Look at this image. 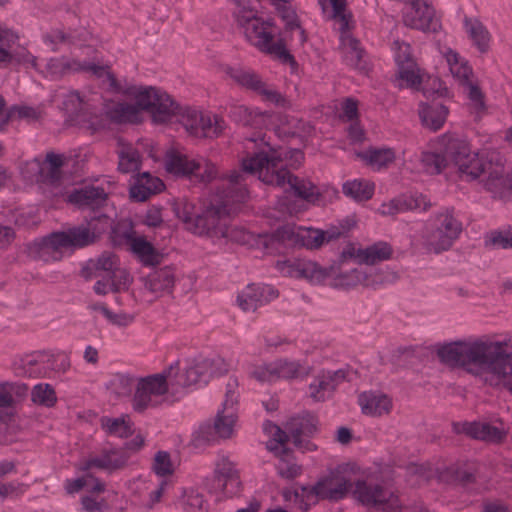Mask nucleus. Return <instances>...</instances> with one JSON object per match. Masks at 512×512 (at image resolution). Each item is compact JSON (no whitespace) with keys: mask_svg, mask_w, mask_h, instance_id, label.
Segmentation results:
<instances>
[{"mask_svg":"<svg viewBox=\"0 0 512 512\" xmlns=\"http://www.w3.org/2000/svg\"><path fill=\"white\" fill-rule=\"evenodd\" d=\"M436 355L441 363L462 368L470 374L489 372L512 394V354L502 342L464 339L438 346Z\"/></svg>","mask_w":512,"mask_h":512,"instance_id":"1","label":"nucleus"},{"mask_svg":"<svg viewBox=\"0 0 512 512\" xmlns=\"http://www.w3.org/2000/svg\"><path fill=\"white\" fill-rule=\"evenodd\" d=\"M243 181V175L234 171L228 180L217 188V205L211 204L197 210L193 203L182 200L173 205V212L185 224L186 229L196 235L217 239L228 238L226 216L232 211V204L243 203L248 198V190Z\"/></svg>","mask_w":512,"mask_h":512,"instance_id":"2","label":"nucleus"},{"mask_svg":"<svg viewBox=\"0 0 512 512\" xmlns=\"http://www.w3.org/2000/svg\"><path fill=\"white\" fill-rule=\"evenodd\" d=\"M270 150V154L260 151L243 159V171L250 174L258 173L259 179L266 184L282 187L287 183L296 197L314 205H324L323 193L315 184L293 175L283 167L282 162L287 155L283 156L281 152Z\"/></svg>","mask_w":512,"mask_h":512,"instance_id":"3","label":"nucleus"},{"mask_svg":"<svg viewBox=\"0 0 512 512\" xmlns=\"http://www.w3.org/2000/svg\"><path fill=\"white\" fill-rule=\"evenodd\" d=\"M124 91L127 95H134L135 103L119 102L105 110L107 117L117 124L137 122L140 111L149 112L155 123H165L179 109L170 95L156 87H131Z\"/></svg>","mask_w":512,"mask_h":512,"instance_id":"4","label":"nucleus"},{"mask_svg":"<svg viewBox=\"0 0 512 512\" xmlns=\"http://www.w3.org/2000/svg\"><path fill=\"white\" fill-rule=\"evenodd\" d=\"M348 261L331 264L328 267H321L316 262L299 261L296 263V270L300 277L308 279L315 284L323 283L327 278L334 277L332 286L335 288H349L362 284L366 287L377 288V283L383 280H371L367 270L361 268H351L349 271L343 272L341 266Z\"/></svg>","mask_w":512,"mask_h":512,"instance_id":"5","label":"nucleus"},{"mask_svg":"<svg viewBox=\"0 0 512 512\" xmlns=\"http://www.w3.org/2000/svg\"><path fill=\"white\" fill-rule=\"evenodd\" d=\"M177 364L170 365L162 372L141 377L137 380L136 389L132 398V408L137 413H144L148 409H154L162 405L169 386H174L173 377Z\"/></svg>","mask_w":512,"mask_h":512,"instance_id":"6","label":"nucleus"},{"mask_svg":"<svg viewBox=\"0 0 512 512\" xmlns=\"http://www.w3.org/2000/svg\"><path fill=\"white\" fill-rule=\"evenodd\" d=\"M352 495L368 512H402L398 494L379 483L358 480Z\"/></svg>","mask_w":512,"mask_h":512,"instance_id":"7","label":"nucleus"},{"mask_svg":"<svg viewBox=\"0 0 512 512\" xmlns=\"http://www.w3.org/2000/svg\"><path fill=\"white\" fill-rule=\"evenodd\" d=\"M444 154L447 163L450 161L458 167L461 178L475 180L481 176L485 157L473 153L466 139L448 136L444 143Z\"/></svg>","mask_w":512,"mask_h":512,"instance_id":"8","label":"nucleus"},{"mask_svg":"<svg viewBox=\"0 0 512 512\" xmlns=\"http://www.w3.org/2000/svg\"><path fill=\"white\" fill-rule=\"evenodd\" d=\"M454 209H446L437 216L436 228L425 235L424 246L428 252L438 254L448 250L462 231V224L453 215Z\"/></svg>","mask_w":512,"mask_h":512,"instance_id":"9","label":"nucleus"},{"mask_svg":"<svg viewBox=\"0 0 512 512\" xmlns=\"http://www.w3.org/2000/svg\"><path fill=\"white\" fill-rule=\"evenodd\" d=\"M481 175H487L484 180V187L494 197L500 199L512 197V173L505 172L504 158L499 152L490 151L486 153Z\"/></svg>","mask_w":512,"mask_h":512,"instance_id":"10","label":"nucleus"},{"mask_svg":"<svg viewBox=\"0 0 512 512\" xmlns=\"http://www.w3.org/2000/svg\"><path fill=\"white\" fill-rule=\"evenodd\" d=\"M235 408L222 406L217 411L213 422L201 424L198 430L193 434L195 446L214 443L219 439H228L233 433L236 422Z\"/></svg>","mask_w":512,"mask_h":512,"instance_id":"11","label":"nucleus"},{"mask_svg":"<svg viewBox=\"0 0 512 512\" xmlns=\"http://www.w3.org/2000/svg\"><path fill=\"white\" fill-rule=\"evenodd\" d=\"M176 104L179 109L171 117L181 115L180 122L190 135L197 138H213L222 132L224 121L217 116L212 121L210 116L203 115L195 109H183L178 103Z\"/></svg>","mask_w":512,"mask_h":512,"instance_id":"12","label":"nucleus"},{"mask_svg":"<svg viewBox=\"0 0 512 512\" xmlns=\"http://www.w3.org/2000/svg\"><path fill=\"white\" fill-rule=\"evenodd\" d=\"M234 16L238 24L244 28L247 40L257 48L263 49V46H267L273 40L272 33L266 27L268 23L261 21L250 6L239 8L234 12Z\"/></svg>","mask_w":512,"mask_h":512,"instance_id":"13","label":"nucleus"},{"mask_svg":"<svg viewBox=\"0 0 512 512\" xmlns=\"http://www.w3.org/2000/svg\"><path fill=\"white\" fill-rule=\"evenodd\" d=\"M317 426V417L309 412L294 416L286 423V429L295 447L308 451L316 449V445L307 438L313 437L317 432Z\"/></svg>","mask_w":512,"mask_h":512,"instance_id":"14","label":"nucleus"},{"mask_svg":"<svg viewBox=\"0 0 512 512\" xmlns=\"http://www.w3.org/2000/svg\"><path fill=\"white\" fill-rule=\"evenodd\" d=\"M62 232H53L48 236L35 239L27 245L28 254L35 260L44 262H56L63 258L64 243Z\"/></svg>","mask_w":512,"mask_h":512,"instance_id":"15","label":"nucleus"},{"mask_svg":"<svg viewBox=\"0 0 512 512\" xmlns=\"http://www.w3.org/2000/svg\"><path fill=\"white\" fill-rule=\"evenodd\" d=\"M392 247L386 242H377L365 249L356 250L352 244H348L340 253V261L353 260L359 265H374L379 261L390 259Z\"/></svg>","mask_w":512,"mask_h":512,"instance_id":"16","label":"nucleus"},{"mask_svg":"<svg viewBox=\"0 0 512 512\" xmlns=\"http://www.w3.org/2000/svg\"><path fill=\"white\" fill-rule=\"evenodd\" d=\"M62 109L70 121L77 124L87 123L93 131L102 127L101 121L97 116H93L89 111V105L84 102L77 91H71L64 96Z\"/></svg>","mask_w":512,"mask_h":512,"instance_id":"17","label":"nucleus"},{"mask_svg":"<svg viewBox=\"0 0 512 512\" xmlns=\"http://www.w3.org/2000/svg\"><path fill=\"white\" fill-rule=\"evenodd\" d=\"M406 26L424 32H437L441 28L439 20L435 17V11L427 1L412 0L411 12L404 16Z\"/></svg>","mask_w":512,"mask_h":512,"instance_id":"18","label":"nucleus"},{"mask_svg":"<svg viewBox=\"0 0 512 512\" xmlns=\"http://www.w3.org/2000/svg\"><path fill=\"white\" fill-rule=\"evenodd\" d=\"M108 194L104 188L87 185L74 189L67 197V201L81 210H90V213L99 211L107 205Z\"/></svg>","mask_w":512,"mask_h":512,"instance_id":"19","label":"nucleus"},{"mask_svg":"<svg viewBox=\"0 0 512 512\" xmlns=\"http://www.w3.org/2000/svg\"><path fill=\"white\" fill-rule=\"evenodd\" d=\"M278 297V291L271 285L250 284L238 296L237 302L243 311H256L271 300Z\"/></svg>","mask_w":512,"mask_h":512,"instance_id":"20","label":"nucleus"},{"mask_svg":"<svg viewBox=\"0 0 512 512\" xmlns=\"http://www.w3.org/2000/svg\"><path fill=\"white\" fill-rule=\"evenodd\" d=\"M179 366L178 362L173 365ZM213 367V362L210 359H202L194 362L192 365L186 368L185 372L181 375L178 374L179 367L174 371L177 372V376L173 377L174 385H180L183 387H189L192 385H206L209 382L210 374L209 370Z\"/></svg>","mask_w":512,"mask_h":512,"instance_id":"21","label":"nucleus"},{"mask_svg":"<svg viewBox=\"0 0 512 512\" xmlns=\"http://www.w3.org/2000/svg\"><path fill=\"white\" fill-rule=\"evenodd\" d=\"M431 206L426 197L422 194L402 195L394 198L388 203H383L379 208V213L384 216H394L401 212L421 209L426 211Z\"/></svg>","mask_w":512,"mask_h":512,"instance_id":"22","label":"nucleus"},{"mask_svg":"<svg viewBox=\"0 0 512 512\" xmlns=\"http://www.w3.org/2000/svg\"><path fill=\"white\" fill-rule=\"evenodd\" d=\"M340 236L341 231L336 226H331L327 230L300 226L299 247H305L309 250H317L325 243L337 240Z\"/></svg>","mask_w":512,"mask_h":512,"instance_id":"23","label":"nucleus"},{"mask_svg":"<svg viewBox=\"0 0 512 512\" xmlns=\"http://www.w3.org/2000/svg\"><path fill=\"white\" fill-rule=\"evenodd\" d=\"M129 459V454L121 449H104L98 457L87 460L82 467L86 471L92 467L113 472L122 469Z\"/></svg>","mask_w":512,"mask_h":512,"instance_id":"24","label":"nucleus"},{"mask_svg":"<svg viewBox=\"0 0 512 512\" xmlns=\"http://www.w3.org/2000/svg\"><path fill=\"white\" fill-rule=\"evenodd\" d=\"M164 183L158 177L152 176L148 172L138 174L135 183L130 187V199L135 202H144L152 194L162 191Z\"/></svg>","mask_w":512,"mask_h":512,"instance_id":"25","label":"nucleus"},{"mask_svg":"<svg viewBox=\"0 0 512 512\" xmlns=\"http://www.w3.org/2000/svg\"><path fill=\"white\" fill-rule=\"evenodd\" d=\"M321 485L322 499L339 501L346 497L352 489V483L339 473H330L319 480Z\"/></svg>","mask_w":512,"mask_h":512,"instance_id":"26","label":"nucleus"},{"mask_svg":"<svg viewBox=\"0 0 512 512\" xmlns=\"http://www.w3.org/2000/svg\"><path fill=\"white\" fill-rule=\"evenodd\" d=\"M358 404L363 414L368 416H381L389 413L391 400L381 392L365 391L358 396Z\"/></svg>","mask_w":512,"mask_h":512,"instance_id":"27","label":"nucleus"},{"mask_svg":"<svg viewBox=\"0 0 512 512\" xmlns=\"http://www.w3.org/2000/svg\"><path fill=\"white\" fill-rule=\"evenodd\" d=\"M228 115L237 124L255 128L266 126L267 121L272 117V113L269 111H254L244 105L230 106Z\"/></svg>","mask_w":512,"mask_h":512,"instance_id":"28","label":"nucleus"},{"mask_svg":"<svg viewBox=\"0 0 512 512\" xmlns=\"http://www.w3.org/2000/svg\"><path fill=\"white\" fill-rule=\"evenodd\" d=\"M448 112V107L434 101L432 103H420L418 111L422 125L434 132L444 125Z\"/></svg>","mask_w":512,"mask_h":512,"instance_id":"29","label":"nucleus"},{"mask_svg":"<svg viewBox=\"0 0 512 512\" xmlns=\"http://www.w3.org/2000/svg\"><path fill=\"white\" fill-rule=\"evenodd\" d=\"M165 168L174 175L190 177L201 168V161L189 159L186 155L172 150L166 154Z\"/></svg>","mask_w":512,"mask_h":512,"instance_id":"30","label":"nucleus"},{"mask_svg":"<svg viewBox=\"0 0 512 512\" xmlns=\"http://www.w3.org/2000/svg\"><path fill=\"white\" fill-rule=\"evenodd\" d=\"M175 284V272L171 266H165L151 272L145 281V287L155 294L171 293Z\"/></svg>","mask_w":512,"mask_h":512,"instance_id":"31","label":"nucleus"},{"mask_svg":"<svg viewBox=\"0 0 512 512\" xmlns=\"http://www.w3.org/2000/svg\"><path fill=\"white\" fill-rule=\"evenodd\" d=\"M438 478L448 484L468 486L476 480L475 469L469 465H452L439 471Z\"/></svg>","mask_w":512,"mask_h":512,"instance_id":"32","label":"nucleus"},{"mask_svg":"<svg viewBox=\"0 0 512 512\" xmlns=\"http://www.w3.org/2000/svg\"><path fill=\"white\" fill-rule=\"evenodd\" d=\"M81 71L90 72L95 77L102 80L103 84H107L108 90L113 93H127L118 82L115 75L110 71L108 65H99L92 62H80Z\"/></svg>","mask_w":512,"mask_h":512,"instance_id":"33","label":"nucleus"},{"mask_svg":"<svg viewBox=\"0 0 512 512\" xmlns=\"http://www.w3.org/2000/svg\"><path fill=\"white\" fill-rule=\"evenodd\" d=\"M61 232L67 248H84L97 242L93 233L89 230V227L84 223Z\"/></svg>","mask_w":512,"mask_h":512,"instance_id":"34","label":"nucleus"},{"mask_svg":"<svg viewBox=\"0 0 512 512\" xmlns=\"http://www.w3.org/2000/svg\"><path fill=\"white\" fill-rule=\"evenodd\" d=\"M100 426L110 436L128 438L133 434L132 423L127 415L117 418L102 416L100 418Z\"/></svg>","mask_w":512,"mask_h":512,"instance_id":"35","label":"nucleus"},{"mask_svg":"<svg viewBox=\"0 0 512 512\" xmlns=\"http://www.w3.org/2000/svg\"><path fill=\"white\" fill-rule=\"evenodd\" d=\"M270 374L274 378L292 379L305 375V368L297 361H289L287 359H279L269 364Z\"/></svg>","mask_w":512,"mask_h":512,"instance_id":"36","label":"nucleus"},{"mask_svg":"<svg viewBox=\"0 0 512 512\" xmlns=\"http://www.w3.org/2000/svg\"><path fill=\"white\" fill-rule=\"evenodd\" d=\"M374 184L363 179L347 181L343 184V193L357 202L367 201L374 194Z\"/></svg>","mask_w":512,"mask_h":512,"instance_id":"37","label":"nucleus"},{"mask_svg":"<svg viewBox=\"0 0 512 512\" xmlns=\"http://www.w3.org/2000/svg\"><path fill=\"white\" fill-rule=\"evenodd\" d=\"M464 23L466 31L474 45L481 53H486L489 50L490 43V33L486 27L480 21H472L467 17L465 18Z\"/></svg>","mask_w":512,"mask_h":512,"instance_id":"38","label":"nucleus"},{"mask_svg":"<svg viewBox=\"0 0 512 512\" xmlns=\"http://www.w3.org/2000/svg\"><path fill=\"white\" fill-rule=\"evenodd\" d=\"M227 75H229L236 83L242 87L257 92L261 88L262 79L261 77L252 70H246L243 68L228 67L226 69Z\"/></svg>","mask_w":512,"mask_h":512,"instance_id":"39","label":"nucleus"},{"mask_svg":"<svg viewBox=\"0 0 512 512\" xmlns=\"http://www.w3.org/2000/svg\"><path fill=\"white\" fill-rule=\"evenodd\" d=\"M29 392V387L22 382H0V394H5L10 400L9 405L0 406V408H14L17 404L24 401Z\"/></svg>","mask_w":512,"mask_h":512,"instance_id":"40","label":"nucleus"},{"mask_svg":"<svg viewBox=\"0 0 512 512\" xmlns=\"http://www.w3.org/2000/svg\"><path fill=\"white\" fill-rule=\"evenodd\" d=\"M300 227L286 224L278 227L271 234V242L282 244L285 247H296L300 245Z\"/></svg>","mask_w":512,"mask_h":512,"instance_id":"41","label":"nucleus"},{"mask_svg":"<svg viewBox=\"0 0 512 512\" xmlns=\"http://www.w3.org/2000/svg\"><path fill=\"white\" fill-rule=\"evenodd\" d=\"M275 5L280 17L285 22L286 30H299L300 42L304 43L306 41V34L305 30L300 25L296 11L291 6H288L287 3L284 2H278L275 3Z\"/></svg>","mask_w":512,"mask_h":512,"instance_id":"42","label":"nucleus"},{"mask_svg":"<svg viewBox=\"0 0 512 512\" xmlns=\"http://www.w3.org/2000/svg\"><path fill=\"white\" fill-rule=\"evenodd\" d=\"M31 400L37 405L51 408L56 404L57 396L51 384L39 383L31 391Z\"/></svg>","mask_w":512,"mask_h":512,"instance_id":"43","label":"nucleus"},{"mask_svg":"<svg viewBox=\"0 0 512 512\" xmlns=\"http://www.w3.org/2000/svg\"><path fill=\"white\" fill-rule=\"evenodd\" d=\"M322 483L319 480L313 486H301L300 489L295 490V498L299 500L300 507L308 510L312 504H316L319 499H322L321 493Z\"/></svg>","mask_w":512,"mask_h":512,"instance_id":"44","label":"nucleus"},{"mask_svg":"<svg viewBox=\"0 0 512 512\" xmlns=\"http://www.w3.org/2000/svg\"><path fill=\"white\" fill-rule=\"evenodd\" d=\"M363 56L364 50L361 48L360 42L356 38H350L344 54L346 64L361 71L365 70L366 62Z\"/></svg>","mask_w":512,"mask_h":512,"instance_id":"45","label":"nucleus"},{"mask_svg":"<svg viewBox=\"0 0 512 512\" xmlns=\"http://www.w3.org/2000/svg\"><path fill=\"white\" fill-rule=\"evenodd\" d=\"M85 225L89 227L94 238L98 241L102 234L111 226V220L108 215L99 211L90 213L89 216H85Z\"/></svg>","mask_w":512,"mask_h":512,"instance_id":"46","label":"nucleus"},{"mask_svg":"<svg viewBox=\"0 0 512 512\" xmlns=\"http://www.w3.org/2000/svg\"><path fill=\"white\" fill-rule=\"evenodd\" d=\"M421 163L428 174L436 175L447 166V159L445 154L426 151L421 154Z\"/></svg>","mask_w":512,"mask_h":512,"instance_id":"47","label":"nucleus"},{"mask_svg":"<svg viewBox=\"0 0 512 512\" xmlns=\"http://www.w3.org/2000/svg\"><path fill=\"white\" fill-rule=\"evenodd\" d=\"M397 80L404 81L407 88L419 90L422 84V75L417 63L399 67Z\"/></svg>","mask_w":512,"mask_h":512,"instance_id":"48","label":"nucleus"},{"mask_svg":"<svg viewBox=\"0 0 512 512\" xmlns=\"http://www.w3.org/2000/svg\"><path fill=\"white\" fill-rule=\"evenodd\" d=\"M270 426L274 429L273 433V441L275 442V445H272L270 443L267 444V448L270 451H274L275 454L279 457L288 456L291 452V450L284 445L289 441L290 434L288 433L287 429L285 430L281 429L279 426L272 424L271 422H268Z\"/></svg>","mask_w":512,"mask_h":512,"instance_id":"49","label":"nucleus"},{"mask_svg":"<svg viewBox=\"0 0 512 512\" xmlns=\"http://www.w3.org/2000/svg\"><path fill=\"white\" fill-rule=\"evenodd\" d=\"M138 379L139 378L128 374L117 373L111 380L110 385L114 393L119 397L129 396L131 395L133 388L136 389Z\"/></svg>","mask_w":512,"mask_h":512,"instance_id":"50","label":"nucleus"},{"mask_svg":"<svg viewBox=\"0 0 512 512\" xmlns=\"http://www.w3.org/2000/svg\"><path fill=\"white\" fill-rule=\"evenodd\" d=\"M217 472L219 473L218 482L223 486V489L230 494L236 493L240 486L236 471L229 464H224Z\"/></svg>","mask_w":512,"mask_h":512,"instance_id":"51","label":"nucleus"},{"mask_svg":"<svg viewBox=\"0 0 512 512\" xmlns=\"http://www.w3.org/2000/svg\"><path fill=\"white\" fill-rule=\"evenodd\" d=\"M260 50L275 55L284 64H289L292 67L297 66L294 56L286 49L283 39H279L276 42H273L272 40L267 44V46H263V49Z\"/></svg>","mask_w":512,"mask_h":512,"instance_id":"52","label":"nucleus"},{"mask_svg":"<svg viewBox=\"0 0 512 512\" xmlns=\"http://www.w3.org/2000/svg\"><path fill=\"white\" fill-rule=\"evenodd\" d=\"M309 391L310 397L315 401H324L325 393H332L335 391V388L330 382L327 374L323 372L309 385Z\"/></svg>","mask_w":512,"mask_h":512,"instance_id":"53","label":"nucleus"},{"mask_svg":"<svg viewBox=\"0 0 512 512\" xmlns=\"http://www.w3.org/2000/svg\"><path fill=\"white\" fill-rule=\"evenodd\" d=\"M97 270L106 272L107 277H118V257L111 252H103L97 259H94Z\"/></svg>","mask_w":512,"mask_h":512,"instance_id":"54","label":"nucleus"},{"mask_svg":"<svg viewBox=\"0 0 512 512\" xmlns=\"http://www.w3.org/2000/svg\"><path fill=\"white\" fill-rule=\"evenodd\" d=\"M362 157L369 162L372 166H377L378 169L386 167L395 159V153L392 149H374L368 151Z\"/></svg>","mask_w":512,"mask_h":512,"instance_id":"55","label":"nucleus"},{"mask_svg":"<svg viewBox=\"0 0 512 512\" xmlns=\"http://www.w3.org/2000/svg\"><path fill=\"white\" fill-rule=\"evenodd\" d=\"M47 68L52 74L64 75L68 72H80V61L69 60L65 57L51 58L47 63Z\"/></svg>","mask_w":512,"mask_h":512,"instance_id":"56","label":"nucleus"},{"mask_svg":"<svg viewBox=\"0 0 512 512\" xmlns=\"http://www.w3.org/2000/svg\"><path fill=\"white\" fill-rule=\"evenodd\" d=\"M45 44L51 47L53 52L59 51V44H74L76 37L71 33H66L61 29H51L43 36Z\"/></svg>","mask_w":512,"mask_h":512,"instance_id":"57","label":"nucleus"},{"mask_svg":"<svg viewBox=\"0 0 512 512\" xmlns=\"http://www.w3.org/2000/svg\"><path fill=\"white\" fill-rule=\"evenodd\" d=\"M17 39L18 35L12 31H0V67L7 66L11 63L13 56L9 48Z\"/></svg>","mask_w":512,"mask_h":512,"instance_id":"58","label":"nucleus"},{"mask_svg":"<svg viewBox=\"0 0 512 512\" xmlns=\"http://www.w3.org/2000/svg\"><path fill=\"white\" fill-rule=\"evenodd\" d=\"M257 94L261 95L267 102L273 103L277 107L286 108L290 105L289 100L277 90L262 82L261 88L257 90Z\"/></svg>","mask_w":512,"mask_h":512,"instance_id":"59","label":"nucleus"},{"mask_svg":"<svg viewBox=\"0 0 512 512\" xmlns=\"http://www.w3.org/2000/svg\"><path fill=\"white\" fill-rule=\"evenodd\" d=\"M153 471L156 475L164 477L173 474L174 469L170 454L167 451H158L154 457Z\"/></svg>","mask_w":512,"mask_h":512,"instance_id":"60","label":"nucleus"},{"mask_svg":"<svg viewBox=\"0 0 512 512\" xmlns=\"http://www.w3.org/2000/svg\"><path fill=\"white\" fill-rule=\"evenodd\" d=\"M45 163L49 165V169L47 172V179L51 183H55L61 178V167L64 165L63 156L60 154H55L54 152H49L46 155Z\"/></svg>","mask_w":512,"mask_h":512,"instance_id":"61","label":"nucleus"},{"mask_svg":"<svg viewBox=\"0 0 512 512\" xmlns=\"http://www.w3.org/2000/svg\"><path fill=\"white\" fill-rule=\"evenodd\" d=\"M394 44L396 45L395 62L397 68L416 63L410 44L399 41H395Z\"/></svg>","mask_w":512,"mask_h":512,"instance_id":"62","label":"nucleus"},{"mask_svg":"<svg viewBox=\"0 0 512 512\" xmlns=\"http://www.w3.org/2000/svg\"><path fill=\"white\" fill-rule=\"evenodd\" d=\"M123 236L131 240L132 251L140 258L152 253L154 246L144 238H132L129 232H124Z\"/></svg>","mask_w":512,"mask_h":512,"instance_id":"63","label":"nucleus"},{"mask_svg":"<svg viewBox=\"0 0 512 512\" xmlns=\"http://www.w3.org/2000/svg\"><path fill=\"white\" fill-rule=\"evenodd\" d=\"M139 154L136 151L122 153L118 164L119 171L129 173L139 169Z\"/></svg>","mask_w":512,"mask_h":512,"instance_id":"64","label":"nucleus"}]
</instances>
